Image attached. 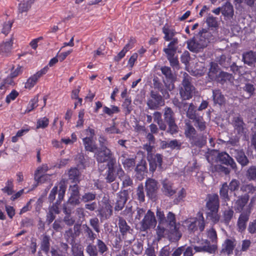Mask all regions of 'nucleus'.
Returning a JSON list of instances; mask_svg holds the SVG:
<instances>
[{
  "label": "nucleus",
  "mask_w": 256,
  "mask_h": 256,
  "mask_svg": "<svg viewBox=\"0 0 256 256\" xmlns=\"http://www.w3.org/2000/svg\"><path fill=\"white\" fill-rule=\"evenodd\" d=\"M156 216L158 218V226L156 228V232L158 239L164 236L167 228L169 232V236L172 242L178 241L182 237V234L180 230V224L176 223V215L169 212L165 216L163 211L157 208Z\"/></svg>",
  "instance_id": "1"
},
{
  "label": "nucleus",
  "mask_w": 256,
  "mask_h": 256,
  "mask_svg": "<svg viewBox=\"0 0 256 256\" xmlns=\"http://www.w3.org/2000/svg\"><path fill=\"white\" fill-rule=\"evenodd\" d=\"M211 37V34L206 29L202 28L192 38L187 40V48L192 52H198L207 46Z\"/></svg>",
  "instance_id": "2"
},
{
  "label": "nucleus",
  "mask_w": 256,
  "mask_h": 256,
  "mask_svg": "<svg viewBox=\"0 0 256 256\" xmlns=\"http://www.w3.org/2000/svg\"><path fill=\"white\" fill-rule=\"evenodd\" d=\"M219 206V198L218 194L208 196V200L206 204V217L214 223L218 222L220 219V216L218 214Z\"/></svg>",
  "instance_id": "3"
},
{
  "label": "nucleus",
  "mask_w": 256,
  "mask_h": 256,
  "mask_svg": "<svg viewBox=\"0 0 256 256\" xmlns=\"http://www.w3.org/2000/svg\"><path fill=\"white\" fill-rule=\"evenodd\" d=\"M182 86L180 89V94L183 100L192 98L195 92V88L192 84V77L186 72L183 74Z\"/></svg>",
  "instance_id": "4"
},
{
  "label": "nucleus",
  "mask_w": 256,
  "mask_h": 256,
  "mask_svg": "<svg viewBox=\"0 0 256 256\" xmlns=\"http://www.w3.org/2000/svg\"><path fill=\"white\" fill-rule=\"evenodd\" d=\"M108 250L107 245L100 239H97L96 245L90 242L87 244L86 252L89 256H98V254L104 255Z\"/></svg>",
  "instance_id": "5"
},
{
  "label": "nucleus",
  "mask_w": 256,
  "mask_h": 256,
  "mask_svg": "<svg viewBox=\"0 0 256 256\" xmlns=\"http://www.w3.org/2000/svg\"><path fill=\"white\" fill-rule=\"evenodd\" d=\"M164 118L165 122L168 125L166 132L171 134H176L178 132V128L176 123L175 114L174 111L170 107H166L164 110Z\"/></svg>",
  "instance_id": "6"
},
{
  "label": "nucleus",
  "mask_w": 256,
  "mask_h": 256,
  "mask_svg": "<svg viewBox=\"0 0 256 256\" xmlns=\"http://www.w3.org/2000/svg\"><path fill=\"white\" fill-rule=\"evenodd\" d=\"M118 224L122 238L124 240V246H128L134 240V236L132 232V230L128 224L126 220L122 217L118 218Z\"/></svg>",
  "instance_id": "7"
},
{
  "label": "nucleus",
  "mask_w": 256,
  "mask_h": 256,
  "mask_svg": "<svg viewBox=\"0 0 256 256\" xmlns=\"http://www.w3.org/2000/svg\"><path fill=\"white\" fill-rule=\"evenodd\" d=\"M240 186V182L236 179H232L228 185L226 182L222 184L220 190V194L222 199L225 202L230 200V198L228 196V190L230 192H235L238 190ZM234 196H236V194L234 192Z\"/></svg>",
  "instance_id": "8"
},
{
  "label": "nucleus",
  "mask_w": 256,
  "mask_h": 256,
  "mask_svg": "<svg viewBox=\"0 0 256 256\" xmlns=\"http://www.w3.org/2000/svg\"><path fill=\"white\" fill-rule=\"evenodd\" d=\"M188 228L189 231L192 232H195L198 228L200 232L204 230L205 227V222L203 214L202 212H198L196 217L195 218H190L185 221Z\"/></svg>",
  "instance_id": "9"
},
{
  "label": "nucleus",
  "mask_w": 256,
  "mask_h": 256,
  "mask_svg": "<svg viewBox=\"0 0 256 256\" xmlns=\"http://www.w3.org/2000/svg\"><path fill=\"white\" fill-rule=\"evenodd\" d=\"M157 224V220L154 213L150 210L144 214L143 219L140 222V230L146 232L148 230L154 228Z\"/></svg>",
  "instance_id": "10"
},
{
  "label": "nucleus",
  "mask_w": 256,
  "mask_h": 256,
  "mask_svg": "<svg viewBox=\"0 0 256 256\" xmlns=\"http://www.w3.org/2000/svg\"><path fill=\"white\" fill-rule=\"evenodd\" d=\"M160 70L165 77V78L162 80L164 86L170 91L173 90L175 88L174 83L176 81V77L173 74L171 68L168 66H164L161 67Z\"/></svg>",
  "instance_id": "11"
},
{
  "label": "nucleus",
  "mask_w": 256,
  "mask_h": 256,
  "mask_svg": "<svg viewBox=\"0 0 256 256\" xmlns=\"http://www.w3.org/2000/svg\"><path fill=\"white\" fill-rule=\"evenodd\" d=\"M217 162L222 164L229 166L232 170L236 172L238 166L236 162L228 153L224 152H218L216 157Z\"/></svg>",
  "instance_id": "12"
},
{
  "label": "nucleus",
  "mask_w": 256,
  "mask_h": 256,
  "mask_svg": "<svg viewBox=\"0 0 256 256\" xmlns=\"http://www.w3.org/2000/svg\"><path fill=\"white\" fill-rule=\"evenodd\" d=\"M164 104V101L162 96L158 92L152 90L150 92V96L146 102L148 108L151 110H156Z\"/></svg>",
  "instance_id": "13"
},
{
  "label": "nucleus",
  "mask_w": 256,
  "mask_h": 256,
  "mask_svg": "<svg viewBox=\"0 0 256 256\" xmlns=\"http://www.w3.org/2000/svg\"><path fill=\"white\" fill-rule=\"evenodd\" d=\"M116 164V160H112L110 162H108L106 164L108 170L105 174V180L108 183L114 182L116 178V172H117L118 166H117Z\"/></svg>",
  "instance_id": "14"
},
{
  "label": "nucleus",
  "mask_w": 256,
  "mask_h": 256,
  "mask_svg": "<svg viewBox=\"0 0 256 256\" xmlns=\"http://www.w3.org/2000/svg\"><path fill=\"white\" fill-rule=\"evenodd\" d=\"M128 198V192L127 190H121L116 194L114 209L116 211H120L124 208Z\"/></svg>",
  "instance_id": "15"
},
{
  "label": "nucleus",
  "mask_w": 256,
  "mask_h": 256,
  "mask_svg": "<svg viewBox=\"0 0 256 256\" xmlns=\"http://www.w3.org/2000/svg\"><path fill=\"white\" fill-rule=\"evenodd\" d=\"M95 157L99 163L106 162H110L112 160H116L112 158V154L110 150L106 146H104L95 154Z\"/></svg>",
  "instance_id": "16"
},
{
  "label": "nucleus",
  "mask_w": 256,
  "mask_h": 256,
  "mask_svg": "<svg viewBox=\"0 0 256 256\" xmlns=\"http://www.w3.org/2000/svg\"><path fill=\"white\" fill-rule=\"evenodd\" d=\"M48 69V66H46L36 74L30 77L25 83L24 88L26 89H31L36 84L38 80L47 72Z\"/></svg>",
  "instance_id": "17"
},
{
  "label": "nucleus",
  "mask_w": 256,
  "mask_h": 256,
  "mask_svg": "<svg viewBox=\"0 0 256 256\" xmlns=\"http://www.w3.org/2000/svg\"><path fill=\"white\" fill-rule=\"evenodd\" d=\"M194 249L196 252H206L214 254L217 249L216 244H211L210 241L205 240L200 246H194Z\"/></svg>",
  "instance_id": "18"
},
{
  "label": "nucleus",
  "mask_w": 256,
  "mask_h": 256,
  "mask_svg": "<svg viewBox=\"0 0 256 256\" xmlns=\"http://www.w3.org/2000/svg\"><path fill=\"white\" fill-rule=\"evenodd\" d=\"M146 194L150 198H153L158 189V182L152 178L148 179L145 184Z\"/></svg>",
  "instance_id": "19"
},
{
  "label": "nucleus",
  "mask_w": 256,
  "mask_h": 256,
  "mask_svg": "<svg viewBox=\"0 0 256 256\" xmlns=\"http://www.w3.org/2000/svg\"><path fill=\"white\" fill-rule=\"evenodd\" d=\"M232 154H234V156L242 167H244L248 165L249 163L248 159L246 156L245 153L242 150L234 149L232 150Z\"/></svg>",
  "instance_id": "20"
},
{
  "label": "nucleus",
  "mask_w": 256,
  "mask_h": 256,
  "mask_svg": "<svg viewBox=\"0 0 256 256\" xmlns=\"http://www.w3.org/2000/svg\"><path fill=\"white\" fill-rule=\"evenodd\" d=\"M232 124L238 134H242L246 133L245 124L240 116H234L233 118Z\"/></svg>",
  "instance_id": "21"
},
{
  "label": "nucleus",
  "mask_w": 256,
  "mask_h": 256,
  "mask_svg": "<svg viewBox=\"0 0 256 256\" xmlns=\"http://www.w3.org/2000/svg\"><path fill=\"white\" fill-rule=\"evenodd\" d=\"M148 160L150 163V170L154 172L157 166L161 168L162 162V156L159 154H157L154 156H148Z\"/></svg>",
  "instance_id": "22"
},
{
  "label": "nucleus",
  "mask_w": 256,
  "mask_h": 256,
  "mask_svg": "<svg viewBox=\"0 0 256 256\" xmlns=\"http://www.w3.org/2000/svg\"><path fill=\"white\" fill-rule=\"evenodd\" d=\"M70 196L68 200L72 204L79 205L80 202L78 186L76 184L73 186H70Z\"/></svg>",
  "instance_id": "23"
},
{
  "label": "nucleus",
  "mask_w": 256,
  "mask_h": 256,
  "mask_svg": "<svg viewBox=\"0 0 256 256\" xmlns=\"http://www.w3.org/2000/svg\"><path fill=\"white\" fill-rule=\"evenodd\" d=\"M117 175L120 180L122 181V188L132 186L133 185L132 179L129 176L124 174L120 166H118V169L117 170Z\"/></svg>",
  "instance_id": "24"
},
{
  "label": "nucleus",
  "mask_w": 256,
  "mask_h": 256,
  "mask_svg": "<svg viewBox=\"0 0 256 256\" xmlns=\"http://www.w3.org/2000/svg\"><path fill=\"white\" fill-rule=\"evenodd\" d=\"M250 213V210H248L246 212H244L240 216L238 221V226L239 231L243 232L246 230V224L249 220Z\"/></svg>",
  "instance_id": "25"
},
{
  "label": "nucleus",
  "mask_w": 256,
  "mask_h": 256,
  "mask_svg": "<svg viewBox=\"0 0 256 256\" xmlns=\"http://www.w3.org/2000/svg\"><path fill=\"white\" fill-rule=\"evenodd\" d=\"M236 245V240L234 239H226L222 245L221 252L231 254Z\"/></svg>",
  "instance_id": "26"
},
{
  "label": "nucleus",
  "mask_w": 256,
  "mask_h": 256,
  "mask_svg": "<svg viewBox=\"0 0 256 256\" xmlns=\"http://www.w3.org/2000/svg\"><path fill=\"white\" fill-rule=\"evenodd\" d=\"M249 198V195L247 194L238 196L235 202V210L238 212H241L248 203Z\"/></svg>",
  "instance_id": "27"
},
{
  "label": "nucleus",
  "mask_w": 256,
  "mask_h": 256,
  "mask_svg": "<svg viewBox=\"0 0 256 256\" xmlns=\"http://www.w3.org/2000/svg\"><path fill=\"white\" fill-rule=\"evenodd\" d=\"M190 144L192 146L202 148L206 143V137L204 135L198 134L189 140Z\"/></svg>",
  "instance_id": "28"
},
{
  "label": "nucleus",
  "mask_w": 256,
  "mask_h": 256,
  "mask_svg": "<svg viewBox=\"0 0 256 256\" xmlns=\"http://www.w3.org/2000/svg\"><path fill=\"white\" fill-rule=\"evenodd\" d=\"M98 215L101 220H107L109 218L112 214V206L108 204H106L104 206L98 210Z\"/></svg>",
  "instance_id": "29"
},
{
  "label": "nucleus",
  "mask_w": 256,
  "mask_h": 256,
  "mask_svg": "<svg viewBox=\"0 0 256 256\" xmlns=\"http://www.w3.org/2000/svg\"><path fill=\"white\" fill-rule=\"evenodd\" d=\"M233 79L232 74L221 70L214 80L218 83L224 84L228 82H231Z\"/></svg>",
  "instance_id": "30"
},
{
  "label": "nucleus",
  "mask_w": 256,
  "mask_h": 256,
  "mask_svg": "<svg viewBox=\"0 0 256 256\" xmlns=\"http://www.w3.org/2000/svg\"><path fill=\"white\" fill-rule=\"evenodd\" d=\"M242 61L245 64L252 66L256 62V52L252 50L242 54Z\"/></svg>",
  "instance_id": "31"
},
{
  "label": "nucleus",
  "mask_w": 256,
  "mask_h": 256,
  "mask_svg": "<svg viewBox=\"0 0 256 256\" xmlns=\"http://www.w3.org/2000/svg\"><path fill=\"white\" fill-rule=\"evenodd\" d=\"M210 67L208 70V76L211 80H214L218 75V74L220 72L221 70L218 64L214 62H210Z\"/></svg>",
  "instance_id": "32"
},
{
  "label": "nucleus",
  "mask_w": 256,
  "mask_h": 256,
  "mask_svg": "<svg viewBox=\"0 0 256 256\" xmlns=\"http://www.w3.org/2000/svg\"><path fill=\"white\" fill-rule=\"evenodd\" d=\"M85 150L86 151L94 152L97 149V146L90 137H86L82 139Z\"/></svg>",
  "instance_id": "33"
},
{
  "label": "nucleus",
  "mask_w": 256,
  "mask_h": 256,
  "mask_svg": "<svg viewBox=\"0 0 256 256\" xmlns=\"http://www.w3.org/2000/svg\"><path fill=\"white\" fill-rule=\"evenodd\" d=\"M13 39L11 38L9 41L0 44V53L3 56H7L10 52Z\"/></svg>",
  "instance_id": "34"
},
{
  "label": "nucleus",
  "mask_w": 256,
  "mask_h": 256,
  "mask_svg": "<svg viewBox=\"0 0 256 256\" xmlns=\"http://www.w3.org/2000/svg\"><path fill=\"white\" fill-rule=\"evenodd\" d=\"M212 98L215 104H218L222 106L225 102L224 97L219 90H212Z\"/></svg>",
  "instance_id": "35"
},
{
  "label": "nucleus",
  "mask_w": 256,
  "mask_h": 256,
  "mask_svg": "<svg viewBox=\"0 0 256 256\" xmlns=\"http://www.w3.org/2000/svg\"><path fill=\"white\" fill-rule=\"evenodd\" d=\"M191 251L193 252L192 248V246H188L186 248L185 246H181L176 248H174L172 250V253L170 256H181L183 254V256L185 255L186 251Z\"/></svg>",
  "instance_id": "36"
},
{
  "label": "nucleus",
  "mask_w": 256,
  "mask_h": 256,
  "mask_svg": "<svg viewBox=\"0 0 256 256\" xmlns=\"http://www.w3.org/2000/svg\"><path fill=\"white\" fill-rule=\"evenodd\" d=\"M194 126L200 131H204L206 128V123L202 116H198L192 120Z\"/></svg>",
  "instance_id": "37"
},
{
  "label": "nucleus",
  "mask_w": 256,
  "mask_h": 256,
  "mask_svg": "<svg viewBox=\"0 0 256 256\" xmlns=\"http://www.w3.org/2000/svg\"><path fill=\"white\" fill-rule=\"evenodd\" d=\"M154 121L158 124L159 128L162 130H166V124L162 118V114L160 112H156L154 114Z\"/></svg>",
  "instance_id": "38"
},
{
  "label": "nucleus",
  "mask_w": 256,
  "mask_h": 256,
  "mask_svg": "<svg viewBox=\"0 0 256 256\" xmlns=\"http://www.w3.org/2000/svg\"><path fill=\"white\" fill-rule=\"evenodd\" d=\"M166 58L169 60L170 66L176 69L179 68V62L178 58L176 56V52H165Z\"/></svg>",
  "instance_id": "39"
},
{
  "label": "nucleus",
  "mask_w": 256,
  "mask_h": 256,
  "mask_svg": "<svg viewBox=\"0 0 256 256\" xmlns=\"http://www.w3.org/2000/svg\"><path fill=\"white\" fill-rule=\"evenodd\" d=\"M222 13L228 18H232L234 15V8L228 2L222 8Z\"/></svg>",
  "instance_id": "40"
},
{
  "label": "nucleus",
  "mask_w": 256,
  "mask_h": 256,
  "mask_svg": "<svg viewBox=\"0 0 256 256\" xmlns=\"http://www.w3.org/2000/svg\"><path fill=\"white\" fill-rule=\"evenodd\" d=\"M197 132L195 128L190 122L186 124V128L184 130V134L190 140L197 134Z\"/></svg>",
  "instance_id": "41"
},
{
  "label": "nucleus",
  "mask_w": 256,
  "mask_h": 256,
  "mask_svg": "<svg viewBox=\"0 0 256 256\" xmlns=\"http://www.w3.org/2000/svg\"><path fill=\"white\" fill-rule=\"evenodd\" d=\"M34 0H24L18 5V12L20 13L28 12Z\"/></svg>",
  "instance_id": "42"
},
{
  "label": "nucleus",
  "mask_w": 256,
  "mask_h": 256,
  "mask_svg": "<svg viewBox=\"0 0 256 256\" xmlns=\"http://www.w3.org/2000/svg\"><path fill=\"white\" fill-rule=\"evenodd\" d=\"M162 32L164 34V39L166 41H170L172 39L176 38L175 36L176 32L172 29H170L166 26L162 28Z\"/></svg>",
  "instance_id": "43"
},
{
  "label": "nucleus",
  "mask_w": 256,
  "mask_h": 256,
  "mask_svg": "<svg viewBox=\"0 0 256 256\" xmlns=\"http://www.w3.org/2000/svg\"><path fill=\"white\" fill-rule=\"evenodd\" d=\"M170 42L167 48H164V52H176L178 50V38H176L170 40Z\"/></svg>",
  "instance_id": "44"
},
{
  "label": "nucleus",
  "mask_w": 256,
  "mask_h": 256,
  "mask_svg": "<svg viewBox=\"0 0 256 256\" xmlns=\"http://www.w3.org/2000/svg\"><path fill=\"white\" fill-rule=\"evenodd\" d=\"M50 238L47 235L43 236L41 244L40 249L44 252L46 254H48L50 248Z\"/></svg>",
  "instance_id": "45"
},
{
  "label": "nucleus",
  "mask_w": 256,
  "mask_h": 256,
  "mask_svg": "<svg viewBox=\"0 0 256 256\" xmlns=\"http://www.w3.org/2000/svg\"><path fill=\"white\" fill-rule=\"evenodd\" d=\"M69 178L72 180V182H78L80 178V172L76 168H70L68 172Z\"/></svg>",
  "instance_id": "46"
},
{
  "label": "nucleus",
  "mask_w": 256,
  "mask_h": 256,
  "mask_svg": "<svg viewBox=\"0 0 256 256\" xmlns=\"http://www.w3.org/2000/svg\"><path fill=\"white\" fill-rule=\"evenodd\" d=\"M48 168L46 164H44L41 167L38 168L35 172L34 178L36 180L41 182L44 177L43 174L46 172Z\"/></svg>",
  "instance_id": "47"
},
{
  "label": "nucleus",
  "mask_w": 256,
  "mask_h": 256,
  "mask_svg": "<svg viewBox=\"0 0 256 256\" xmlns=\"http://www.w3.org/2000/svg\"><path fill=\"white\" fill-rule=\"evenodd\" d=\"M186 116L189 119L194 120L198 116L196 112V106L193 103H190L189 106L186 112Z\"/></svg>",
  "instance_id": "48"
},
{
  "label": "nucleus",
  "mask_w": 256,
  "mask_h": 256,
  "mask_svg": "<svg viewBox=\"0 0 256 256\" xmlns=\"http://www.w3.org/2000/svg\"><path fill=\"white\" fill-rule=\"evenodd\" d=\"M84 232L86 236L90 240L93 241L96 239V236L92 230L86 224L82 225Z\"/></svg>",
  "instance_id": "49"
},
{
  "label": "nucleus",
  "mask_w": 256,
  "mask_h": 256,
  "mask_svg": "<svg viewBox=\"0 0 256 256\" xmlns=\"http://www.w3.org/2000/svg\"><path fill=\"white\" fill-rule=\"evenodd\" d=\"M13 78H12L10 74V76L7 77L1 84L0 86V90H3V92H2V94L4 93L6 90L9 85H12L14 84V82L12 80Z\"/></svg>",
  "instance_id": "50"
},
{
  "label": "nucleus",
  "mask_w": 256,
  "mask_h": 256,
  "mask_svg": "<svg viewBox=\"0 0 256 256\" xmlns=\"http://www.w3.org/2000/svg\"><path fill=\"white\" fill-rule=\"evenodd\" d=\"M38 95H36V96H35L34 98L33 99H32L30 101L26 110L22 113L26 114V113H28V112H31L32 110H34L35 108H36L38 106L36 104L38 103Z\"/></svg>",
  "instance_id": "51"
},
{
  "label": "nucleus",
  "mask_w": 256,
  "mask_h": 256,
  "mask_svg": "<svg viewBox=\"0 0 256 256\" xmlns=\"http://www.w3.org/2000/svg\"><path fill=\"white\" fill-rule=\"evenodd\" d=\"M59 188H60V189H59L58 194V200H57V201H58V202H60V203L61 201L64 198V194L66 192V186L64 182H60Z\"/></svg>",
  "instance_id": "52"
},
{
  "label": "nucleus",
  "mask_w": 256,
  "mask_h": 256,
  "mask_svg": "<svg viewBox=\"0 0 256 256\" xmlns=\"http://www.w3.org/2000/svg\"><path fill=\"white\" fill-rule=\"evenodd\" d=\"M96 198V194L90 192H86L82 196V200L84 203H88L94 200Z\"/></svg>",
  "instance_id": "53"
},
{
  "label": "nucleus",
  "mask_w": 256,
  "mask_h": 256,
  "mask_svg": "<svg viewBox=\"0 0 256 256\" xmlns=\"http://www.w3.org/2000/svg\"><path fill=\"white\" fill-rule=\"evenodd\" d=\"M163 192L165 194L168 196H172L175 192V190L172 189L170 184L166 182L163 183Z\"/></svg>",
  "instance_id": "54"
},
{
  "label": "nucleus",
  "mask_w": 256,
  "mask_h": 256,
  "mask_svg": "<svg viewBox=\"0 0 256 256\" xmlns=\"http://www.w3.org/2000/svg\"><path fill=\"white\" fill-rule=\"evenodd\" d=\"M207 236L212 243H214V244L217 242V234L216 231L213 228H211L207 231Z\"/></svg>",
  "instance_id": "55"
},
{
  "label": "nucleus",
  "mask_w": 256,
  "mask_h": 256,
  "mask_svg": "<svg viewBox=\"0 0 256 256\" xmlns=\"http://www.w3.org/2000/svg\"><path fill=\"white\" fill-rule=\"evenodd\" d=\"M240 190L248 194L250 193H254L256 191V188L251 184H244L241 186Z\"/></svg>",
  "instance_id": "56"
},
{
  "label": "nucleus",
  "mask_w": 256,
  "mask_h": 256,
  "mask_svg": "<svg viewBox=\"0 0 256 256\" xmlns=\"http://www.w3.org/2000/svg\"><path fill=\"white\" fill-rule=\"evenodd\" d=\"M246 177L249 180H256V168L254 166H252L249 168L246 172Z\"/></svg>",
  "instance_id": "57"
},
{
  "label": "nucleus",
  "mask_w": 256,
  "mask_h": 256,
  "mask_svg": "<svg viewBox=\"0 0 256 256\" xmlns=\"http://www.w3.org/2000/svg\"><path fill=\"white\" fill-rule=\"evenodd\" d=\"M12 182V180H8L6 184V186L4 188H2V191L4 192L7 193L8 195L12 194L14 192V185Z\"/></svg>",
  "instance_id": "58"
},
{
  "label": "nucleus",
  "mask_w": 256,
  "mask_h": 256,
  "mask_svg": "<svg viewBox=\"0 0 256 256\" xmlns=\"http://www.w3.org/2000/svg\"><path fill=\"white\" fill-rule=\"evenodd\" d=\"M103 108L104 112L108 116H112L114 114L118 113L120 112L119 108L115 106H112L111 108L104 106Z\"/></svg>",
  "instance_id": "59"
},
{
  "label": "nucleus",
  "mask_w": 256,
  "mask_h": 256,
  "mask_svg": "<svg viewBox=\"0 0 256 256\" xmlns=\"http://www.w3.org/2000/svg\"><path fill=\"white\" fill-rule=\"evenodd\" d=\"M234 213V212L232 208H229L224 212V220L225 223L228 224L230 222L233 216Z\"/></svg>",
  "instance_id": "60"
},
{
  "label": "nucleus",
  "mask_w": 256,
  "mask_h": 256,
  "mask_svg": "<svg viewBox=\"0 0 256 256\" xmlns=\"http://www.w3.org/2000/svg\"><path fill=\"white\" fill-rule=\"evenodd\" d=\"M131 100L129 98H126L122 104V107L124 110L125 114H128L131 112L132 108L131 105Z\"/></svg>",
  "instance_id": "61"
},
{
  "label": "nucleus",
  "mask_w": 256,
  "mask_h": 256,
  "mask_svg": "<svg viewBox=\"0 0 256 256\" xmlns=\"http://www.w3.org/2000/svg\"><path fill=\"white\" fill-rule=\"evenodd\" d=\"M143 250L142 244L141 242H138L133 244L132 250L136 255H139L142 254Z\"/></svg>",
  "instance_id": "62"
},
{
  "label": "nucleus",
  "mask_w": 256,
  "mask_h": 256,
  "mask_svg": "<svg viewBox=\"0 0 256 256\" xmlns=\"http://www.w3.org/2000/svg\"><path fill=\"white\" fill-rule=\"evenodd\" d=\"M136 195L138 196V199L140 202H144V186L142 184L138 186L137 191Z\"/></svg>",
  "instance_id": "63"
},
{
  "label": "nucleus",
  "mask_w": 256,
  "mask_h": 256,
  "mask_svg": "<svg viewBox=\"0 0 256 256\" xmlns=\"http://www.w3.org/2000/svg\"><path fill=\"white\" fill-rule=\"evenodd\" d=\"M48 119L46 117L39 119L37 122L36 128H46L48 124Z\"/></svg>",
  "instance_id": "64"
}]
</instances>
